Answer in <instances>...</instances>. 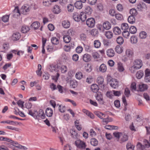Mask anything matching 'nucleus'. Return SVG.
Segmentation results:
<instances>
[{"label": "nucleus", "instance_id": "864d4df0", "mask_svg": "<svg viewBox=\"0 0 150 150\" xmlns=\"http://www.w3.org/2000/svg\"><path fill=\"white\" fill-rule=\"evenodd\" d=\"M130 32L132 34H134L136 33L137 32V28L136 27L134 26H131L129 29Z\"/></svg>", "mask_w": 150, "mask_h": 150}, {"label": "nucleus", "instance_id": "de8ad7c7", "mask_svg": "<svg viewBox=\"0 0 150 150\" xmlns=\"http://www.w3.org/2000/svg\"><path fill=\"white\" fill-rule=\"evenodd\" d=\"M129 13L131 16H136L137 14V12L136 9L132 8L130 10Z\"/></svg>", "mask_w": 150, "mask_h": 150}, {"label": "nucleus", "instance_id": "13d9d810", "mask_svg": "<svg viewBox=\"0 0 150 150\" xmlns=\"http://www.w3.org/2000/svg\"><path fill=\"white\" fill-rule=\"evenodd\" d=\"M131 89L132 91H136V85L135 82L132 83L130 86Z\"/></svg>", "mask_w": 150, "mask_h": 150}, {"label": "nucleus", "instance_id": "473e14b6", "mask_svg": "<svg viewBox=\"0 0 150 150\" xmlns=\"http://www.w3.org/2000/svg\"><path fill=\"white\" fill-rule=\"evenodd\" d=\"M113 31L115 34L116 35H119L121 33V31L120 28L117 27H116L114 28L113 29Z\"/></svg>", "mask_w": 150, "mask_h": 150}, {"label": "nucleus", "instance_id": "39448f33", "mask_svg": "<svg viewBox=\"0 0 150 150\" xmlns=\"http://www.w3.org/2000/svg\"><path fill=\"white\" fill-rule=\"evenodd\" d=\"M133 65L139 69H140L142 66V62L140 59H136L133 61Z\"/></svg>", "mask_w": 150, "mask_h": 150}, {"label": "nucleus", "instance_id": "6e6d98bb", "mask_svg": "<svg viewBox=\"0 0 150 150\" xmlns=\"http://www.w3.org/2000/svg\"><path fill=\"white\" fill-rule=\"evenodd\" d=\"M137 69H137V68L135 66H134L133 65L132 66H131L129 68V70L132 73H134L136 71Z\"/></svg>", "mask_w": 150, "mask_h": 150}, {"label": "nucleus", "instance_id": "7c9ffc66", "mask_svg": "<svg viewBox=\"0 0 150 150\" xmlns=\"http://www.w3.org/2000/svg\"><path fill=\"white\" fill-rule=\"evenodd\" d=\"M68 68L67 66L64 65H62L60 67L59 69L62 73H65L67 71Z\"/></svg>", "mask_w": 150, "mask_h": 150}, {"label": "nucleus", "instance_id": "bb28decb", "mask_svg": "<svg viewBox=\"0 0 150 150\" xmlns=\"http://www.w3.org/2000/svg\"><path fill=\"white\" fill-rule=\"evenodd\" d=\"M91 90L93 92H96L99 89L98 86L96 84H92L91 86Z\"/></svg>", "mask_w": 150, "mask_h": 150}, {"label": "nucleus", "instance_id": "603ef678", "mask_svg": "<svg viewBox=\"0 0 150 150\" xmlns=\"http://www.w3.org/2000/svg\"><path fill=\"white\" fill-rule=\"evenodd\" d=\"M57 106H59V110L60 112L63 113L65 112L66 108L64 106L57 104Z\"/></svg>", "mask_w": 150, "mask_h": 150}, {"label": "nucleus", "instance_id": "5701e85b", "mask_svg": "<svg viewBox=\"0 0 150 150\" xmlns=\"http://www.w3.org/2000/svg\"><path fill=\"white\" fill-rule=\"evenodd\" d=\"M70 23L68 20H64L62 22L63 26L65 28H68L70 26Z\"/></svg>", "mask_w": 150, "mask_h": 150}, {"label": "nucleus", "instance_id": "a18cd8bd", "mask_svg": "<svg viewBox=\"0 0 150 150\" xmlns=\"http://www.w3.org/2000/svg\"><path fill=\"white\" fill-rule=\"evenodd\" d=\"M143 72L141 71H138L136 74V77L138 79L141 78L143 76Z\"/></svg>", "mask_w": 150, "mask_h": 150}, {"label": "nucleus", "instance_id": "f8f14e48", "mask_svg": "<svg viewBox=\"0 0 150 150\" xmlns=\"http://www.w3.org/2000/svg\"><path fill=\"white\" fill-rule=\"evenodd\" d=\"M104 79L102 76H99L97 79V82L99 84V85L102 88H104V85L103 84Z\"/></svg>", "mask_w": 150, "mask_h": 150}, {"label": "nucleus", "instance_id": "423d86ee", "mask_svg": "<svg viewBox=\"0 0 150 150\" xmlns=\"http://www.w3.org/2000/svg\"><path fill=\"white\" fill-rule=\"evenodd\" d=\"M31 8L30 6L28 5H24L22 7L21 12L23 14H26L29 11Z\"/></svg>", "mask_w": 150, "mask_h": 150}, {"label": "nucleus", "instance_id": "f257e3e1", "mask_svg": "<svg viewBox=\"0 0 150 150\" xmlns=\"http://www.w3.org/2000/svg\"><path fill=\"white\" fill-rule=\"evenodd\" d=\"M96 115L99 118L103 119L102 122L104 125L108 124L110 122H111L113 121L112 119L109 116L106 117V115L104 113L100 112H97L96 113Z\"/></svg>", "mask_w": 150, "mask_h": 150}, {"label": "nucleus", "instance_id": "6e6552de", "mask_svg": "<svg viewBox=\"0 0 150 150\" xmlns=\"http://www.w3.org/2000/svg\"><path fill=\"white\" fill-rule=\"evenodd\" d=\"M86 23L89 27L91 28L93 27L95 25V20L93 18H88L86 21Z\"/></svg>", "mask_w": 150, "mask_h": 150}, {"label": "nucleus", "instance_id": "f03ea898", "mask_svg": "<svg viewBox=\"0 0 150 150\" xmlns=\"http://www.w3.org/2000/svg\"><path fill=\"white\" fill-rule=\"evenodd\" d=\"M133 51L130 49H127L125 52V54L123 56L122 60L126 62L129 60L131 59L133 57Z\"/></svg>", "mask_w": 150, "mask_h": 150}, {"label": "nucleus", "instance_id": "0eeeda50", "mask_svg": "<svg viewBox=\"0 0 150 150\" xmlns=\"http://www.w3.org/2000/svg\"><path fill=\"white\" fill-rule=\"evenodd\" d=\"M10 142L13 144V146H14L15 147L18 149L24 150L28 149V148L20 144L17 142L11 140Z\"/></svg>", "mask_w": 150, "mask_h": 150}, {"label": "nucleus", "instance_id": "9b49d317", "mask_svg": "<svg viewBox=\"0 0 150 150\" xmlns=\"http://www.w3.org/2000/svg\"><path fill=\"white\" fill-rule=\"evenodd\" d=\"M28 113L33 117L35 119H38V112L36 110L33 112L31 110H28Z\"/></svg>", "mask_w": 150, "mask_h": 150}, {"label": "nucleus", "instance_id": "8fccbe9b", "mask_svg": "<svg viewBox=\"0 0 150 150\" xmlns=\"http://www.w3.org/2000/svg\"><path fill=\"white\" fill-rule=\"evenodd\" d=\"M47 50L48 51L50 52H52L55 50L54 47L52 45H48L47 47Z\"/></svg>", "mask_w": 150, "mask_h": 150}, {"label": "nucleus", "instance_id": "49530a36", "mask_svg": "<svg viewBox=\"0 0 150 150\" xmlns=\"http://www.w3.org/2000/svg\"><path fill=\"white\" fill-rule=\"evenodd\" d=\"M52 43L54 45H57L59 43V41L58 39L55 37H53L51 39Z\"/></svg>", "mask_w": 150, "mask_h": 150}, {"label": "nucleus", "instance_id": "a19ab883", "mask_svg": "<svg viewBox=\"0 0 150 150\" xmlns=\"http://www.w3.org/2000/svg\"><path fill=\"white\" fill-rule=\"evenodd\" d=\"M101 43L98 40H96L94 41V47L96 48H99L100 47L101 45Z\"/></svg>", "mask_w": 150, "mask_h": 150}, {"label": "nucleus", "instance_id": "0e129e2a", "mask_svg": "<svg viewBox=\"0 0 150 150\" xmlns=\"http://www.w3.org/2000/svg\"><path fill=\"white\" fill-rule=\"evenodd\" d=\"M122 132H115L113 133L114 136L116 138L119 139L120 138L122 135Z\"/></svg>", "mask_w": 150, "mask_h": 150}, {"label": "nucleus", "instance_id": "412c9836", "mask_svg": "<svg viewBox=\"0 0 150 150\" xmlns=\"http://www.w3.org/2000/svg\"><path fill=\"white\" fill-rule=\"evenodd\" d=\"M115 52L118 54H121L123 51V47L119 45L116 46L115 48Z\"/></svg>", "mask_w": 150, "mask_h": 150}, {"label": "nucleus", "instance_id": "79ce46f5", "mask_svg": "<svg viewBox=\"0 0 150 150\" xmlns=\"http://www.w3.org/2000/svg\"><path fill=\"white\" fill-rule=\"evenodd\" d=\"M85 11L86 13L88 15H90L91 13L92 9L89 6H87L85 8Z\"/></svg>", "mask_w": 150, "mask_h": 150}, {"label": "nucleus", "instance_id": "c85d7f7f", "mask_svg": "<svg viewBox=\"0 0 150 150\" xmlns=\"http://www.w3.org/2000/svg\"><path fill=\"white\" fill-rule=\"evenodd\" d=\"M82 2L80 1H78L75 3L74 5L76 8L78 9H81L83 7Z\"/></svg>", "mask_w": 150, "mask_h": 150}, {"label": "nucleus", "instance_id": "cd10ccee", "mask_svg": "<svg viewBox=\"0 0 150 150\" xmlns=\"http://www.w3.org/2000/svg\"><path fill=\"white\" fill-rule=\"evenodd\" d=\"M120 138V141L122 142L127 141L128 139V136L124 133H122V135Z\"/></svg>", "mask_w": 150, "mask_h": 150}, {"label": "nucleus", "instance_id": "c03bdc74", "mask_svg": "<svg viewBox=\"0 0 150 150\" xmlns=\"http://www.w3.org/2000/svg\"><path fill=\"white\" fill-rule=\"evenodd\" d=\"M80 18H81L80 20H81L82 21H84L86 19V14L83 12H81L80 13Z\"/></svg>", "mask_w": 150, "mask_h": 150}, {"label": "nucleus", "instance_id": "680f3d73", "mask_svg": "<svg viewBox=\"0 0 150 150\" xmlns=\"http://www.w3.org/2000/svg\"><path fill=\"white\" fill-rule=\"evenodd\" d=\"M59 4L62 6H64L69 1V0H59Z\"/></svg>", "mask_w": 150, "mask_h": 150}, {"label": "nucleus", "instance_id": "2f4dec72", "mask_svg": "<svg viewBox=\"0 0 150 150\" xmlns=\"http://www.w3.org/2000/svg\"><path fill=\"white\" fill-rule=\"evenodd\" d=\"M29 30L30 28L28 26L24 25L22 26L21 29V31L23 33H25L28 31Z\"/></svg>", "mask_w": 150, "mask_h": 150}, {"label": "nucleus", "instance_id": "3c124183", "mask_svg": "<svg viewBox=\"0 0 150 150\" xmlns=\"http://www.w3.org/2000/svg\"><path fill=\"white\" fill-rule=\"evenodd\" d=\"M98 33V30L95 29H93L90 31L91 34L93 36H97Z\"/></svg>", "mask_w": 150, "mask_h": 150}, {"label": "nucleus", "instance_id": "bf43d9fd", "mask_svg": "<svg viewBox=\"0 0 150 150\" xmlns=\"http://www.w3.org/2000/svg\"><path fill=\"white\" fill-rule=\"evenodd\" d=\"M113 91H108L106 93V96L110 98H112L114 96Z\"/></svg>", "mask_w": 150, "mask_h": 150}, {"label": "nucleus", "instance_id": "393cba45", "mask_svg": "<svg viewBox=\"0 0 150 150\" xmlns=\"http://www.w3.org/2000/svg\"><path fill=\"white\" fill-rule=\"evenodd\" d=\"M80 14H79L75 12L73 13V18L76 21H79L80 20Z\"/></svg>", "mask_w": 150, "mask_h": 150}, {"label": "nucleus", "instance_id": "09e8293b", "mask_svg": "<svg viewBox=\"0 0 150 150\" xmlns=\"http://www.w3.org/2000/svg\"><path fill=\"white\" fill-rule=\"evenodd\" d=\"M115 17L116 19L118 20L121 21L123 19L122 15L120 13L115 14Z\"/></svg>", "mask_w": 150, "mask_h": 150}, {"label": "nucleus", "instance_id": "6ab92c4d", "mask_svg": "<svg viewBox=\"0 0 150 150\" xmlns=\"http://www.w3.org/2000/svg\"><path fill=\"white\" fill-rule=\"evenodd\" d=\"M40 25V23L39 22L35 21L31 25V26L32 28H33L35 30H36L39 28Z\"/></svg>", "mask_w": 150, "mask_h": 150}, {"label": "nucleus", "instance_id": "5fc2aeb1", "mask_svg": "<svg viewBox=\"0 0 150 150\" xmlns=\"http://www.w3.org/2000/svg\"><path fill=\"white\" fill-rule=\"evenodd\" d=\"M10 15H4L2 17V20L4 22H6L8 21Z\"/></svg>", "mask_w": 150, "mask_h": 150}, {"label": "nucleus", "instance_id": "a878e982", "mask_svg": "<svg viewBox=\"0 0 150 150\" xmlns=\"http://www.w3.org/2000/svg\"><path fill=\"white\" fill-rule=\"evenodd\" d=\"M117 69L120 72H122L124 71L125 69L123 67V64L121 62L118 63Z\"/></svg>", "mask_w": 150, "mask_h": 150}, {"label": "nucleus", "instance_id": "c9c22d12", "mask_svg": "<svg viewBox=\"0 0 150 150\" xmlns=\"http://www.w3.org/2000/svg\"><path fill=\"white\" fill-rule=\"evenodd\" d=\"M128 21L130 23L133 24L134 23L135 21V16L131 15L129 16L128 18Z\"/></svg>", "mask_w": 150, "mask_h": 150}, {"label": "nucleus", "instance_id": "1a4fd4ad", "mask_svg": "<svg viewBox=\"0 0 150 150\" xmlns=\"http://www.w3.org/2000/svg\"><path fill=\"white\" fill-rule=\"evenodd\" d=\"M52 11L54 14H58L61 12L62 10L59 6L56 5L53 7Z\"/></svg>", "mask_w": 150, "mask_h": 150}, {"label": "nucleus", "instance_id": "72a5a7b5", "mask_svg": "<svg viewBox=\"0 0 150 150\" xmlns=\"http://www.w3.org/2000/svg\"><path fill=\"white\" fill-rule=\"evenodd\" d=\"M113 35L112 33L110 31H108L105 32V35L108 39H111Z\"/></svg>", "mask_w": 150, "mask_h": 150}, {"label": "nucleus", "instance_id": "338daca9", "mask_svg": "<svg viewBox=\"0 0 150 150\" xmlns=\"http://www.w3.org/2000/svg\"><path fill=\"white\" fill-rule=\"evenodd\" d=\"M17 103L19 107L23 109L24 102L19 100L17 102Z\"/></svg>", "mask_w": 150, "mask_h": 150}, {"label": "nucleus", "instance_id": "c756f323", "mask_svg": "<svg viewBox=\"0 0 150 150\" xmlns=\"http://www.w3.org/2000/svg\"><path fill=\"white\" fill-rule=\"evenodd\" d=\"M38 112V119L41 118L42 119H44L45 117V115L43 110L42 109H40Z\"/></svg>", "mask_w": 150, "mask_h": 150}, {"label": "nucleus", "instance_id": "052dcab7", "mask_svg": "<svg viewBox=\"0 0 150 150\" xmlns=\"http://www.w3.org/2000/svg\"><path fill=\"white\" fill-rule=\"evenodd\" d=\"M93 78L91 76H88L86 79V82L88 83H91L93 82Z\"/></svg>", "mask_w": 150, "mask_h": 150}, {"label": "nucleus", "instance_id": "774afa93", "mask_svg": "<svg viewBox=\"0 0 150 150\" xmlns=\"http://www.w3.org/2000/svg\"><path fill=\"white\" fill-rule=\"evenodd\" d=\"M89 134L90 135L91 137H94L96 135V132L92 129H90Z\"/></svg>", "mask_w": 150, "mask_h": 150}, {"label": "nucleus", "instance_id": "dca6fc26", "mask_svg": "<svg viewBox=\"0 0 150 150\" xmlns=\"http://www.w3.org/2000/svg\"><path fill=\"white\" fill-rule=\"evenodd\" d=\"M20 34L18 32L14 33L12 36V39L14 41L18 40L20 38Z\"/></svg>", "mask_w": 150, "mask_h": 150}, {"label": "nucleus", "instance_id": "7ed1b4c3", "mask_svg": "<svg viewBox=\"0 0 150 150\" xmlns=\"http://www.w3.org/2000/svg\"><path fill=\"white\" fill-rule=\"evenodd\" d=\"M110 76L108 77V80L109 82L110 86L113 88H118L119 86V82L115 79L112 78L110 81L109 79L111 78Z\"/></svg>", "mask_w": 150, "mask_h": 150}, {"label": "nucleus", "instance_id": "58836bf2", "mask_svg": "<svg viewBox=\"0 0 150 150\" xmlns=\"http://www.w3.org/2000/svg\"><path fill=\"white\" fill-rule=\"evenodd\" d=\"M75 77L77 79L79 80L81 79L83 77L82 73L81 71L76 72L75 74Z\"/></svg>", "mask_w": 150, "mask_h": 150}, {"label": "nucleus", "instance_id": "aec40b11", "mask_svg": "<svg viewBox=\"0 0 150 150\" xmlns=\"http://www.w3.org/2000/svg\"><path fill=\"white\" fill-rule=\"evenodd\" d=\"M53 111L50 108H47L45 111V114L47 117H51L53 114Z\"/></svg>", "mask_w": 150, "mask_h": 150}, {"label": "nucleus", "instance_id": "a211bd4d", "mask_svg": "<svg viewBox=\"0 0 150 150\" xmlns=\"http://www.w3.org/2000/svg\"><path fill=\"white\" fill-rule=\"evenodd\" d=\"M107 70V67L104 64H102L99 67V71L102 73L105 72Z\"/></svg>", "mask_w": 150, "mask_h": 150}, {"label": "nucleus", "instance_id": "4d7b16f0", "mask_svg": "<svg viewBox=\"0 0 150 150\" xmlns=\"http://www.w3.org/2000/svg\"><path fill=\"white\" fill-rule=\"evenodd\" d=\"M127 150H133L134 148V146L132 145L131 143H129L126 146Z\"/></svg>", "mask_w": 150, "mask_h": 150}, {"label": "nucleus", "instance_id": "4468645a", "mask_svg": "<svg viewBox=\"0 0 150 150\" xmlns=\"http://www.w3.org/2000/svg\"><path fill=\"white\" fill-rule=\"evenodd\" d=\"M139 91H143L148 89V86L146 84L141 83L139 84Z\"/></svg>", "mask_w": 150, "mask_h": 150}, {"label": "nucleus", "instance_id": "4be33fe9", "mask_svg": "<svg viewBox=\"0 0 150 150\" xmlns=\"http://www.w3.org/2000/svg\"><path fill=\"white\" fill-rule=\"evenodd\" d=\"M63 39L64 42L66 43H69L70 42L71 38L70 36L66 34L63 37Z\"/></svg>", "mask_w": 150, "mask_h": 150}, {"label": "nucleus", "instance_id": "e2e57ef3", "mask_svg": "<svg viewBox=\"0 0 150 150\" xmlns=\"http://www.w3.org/2000/svg\"><path fill=\"white\" fill-rule=\"evenodd\" d=\"M122 35L125 38H127L129 35V33L127 30L124 31L122 33Z\"/></svg>", "mask_w": 150, "mask_h": 150}, {"label": "nucleus", "instance_id": "ddd939ff", "mask_svg": "<svg viewBox=\"0 0 150 150\" xmlns=\"http://www.w3.org/2000/svg\"><path fill=\"white\" fill-rule=\"evenodd\" d=\"M13 16L14 17L17 18L20 15V13L18 7H15V9L12 12Z\"/></svg>", "mask_w": 150, "mask_h": 150}, {"label": "nucleus", "instance_id": "e433bc0d", "mask_svg": "<svg viewBox=\"0 0 150 150\" xmlns=\"http://www.w3.org/2000/svg\"><path fill=\"white\" fill-rule=\"evenodd\" d=\"M74 8V7L73 5L71 4H68L67 8V11L69 12H72L73 11Z\"/></svg>", "mask_w": 150, "mask_h": 150}, {"label": "nucleus", "instance_id": "4c0bfd02", "mask_svg": "<svg viewBox=\"0 0 150 150\" xmlns=\"http://www.w3.org/2000/svg\"><path fill=\"white\" fill-rule=\"evenodd\" d=\"M131 43L132 44H136L137 42V38L134 35L131 37L130 39Z\"/></svg>", "mask_w": 150, "mask_h": 150}, {"label": "nucleus", "instance_id": "9d476101", "mask_svg": "<svg viewBox=\"0 0 150 150\" xmlns=\"http://www.w3.org/2000/svg\"><path fill=\"white\" fill-rule=\"evenodd\" d=\"M96 99L100 103L103 104V96L102 94L100 93H98L96 95Z\"/></svg>", "mask_w": 150, "mask_h": 150}, {"label": "nucleus", "instance_id": "69168bd1", "mask_svg": "<svg viewBox=\"0 0 150 150\" xmlns=\"http://www.w3.org/2000/svg\"><path fill=\"white\" fill-rule=\"evenodd\" d=\"M116 41L117 43L119 44H122L124 42L123 38L121 37H119L117 38Z\"/></svg>", "mask_w": 150, "mask_h": 150}, {"label": "nucleus", "instance_id": "f3484780", "mask_svg": "<svg viewBox=\"0 0 150 150\" xmlns=\"http://www.w3.org/2000/svg\"><path fill=\"white\" fill-rule=\"evenodd\" d=\"M91 56L89 54H85L83 56V60L85 62H88L91 60Z\"/></svg>", "mask_w": 150, "mask_h": 150}, {"label": "nucleus", "instance_id": "f704fd0d", "mask_svg": "<svg viewBox=\"0 0 150 150\" xmlns=\"http://www.w3.org/2000/svg\"><path fill=\"white\" fill-rule=\"evenodd\" d=\"M98 140L95 138H93L91 139V144L93 146H96L98 145Z\"/></svg>", "mask_w": 150, "mask_h": 150}, {"label": "nucleus", "instance_id": "ea45409f", "mask_svg": "<svg viewBox=\"0 0 150 150\" xmlns=\"http://www.w3.org/2000/svg\"><path fill=\"white\" fill-rule=\"evenodd\" d=\"M129 28V26L127 23H124L122 24L121 25V28L122 30L124 31L127 30Z\"/></svg>", "mask_w": 150, "mask_h": 150}, {"label": "nucleus", "instance_id": "b1692460", "mask_svg": "<svg viewBox=\"0 0 150 150\" xmlns=\"http://www.w3.org/2000/svg\"><path fill=\"white\" fill-rule=\"evenodd\" d=\"M103 28L106 30H109L111 28L110 23L108 21H105L103 24Z\"/></svg>", "mask_w": 150, "mask_h": 150}, {"label": "nucleus", "instance_id": "37998d69", "mask_svg": "<svg viewBox=\"0 0 150 150\" xmlns=\"http://www.w3.org/2000/svg\"><path fill=\"white\" fill-rule=\"evenodd\" d=\"M139 36L140 38L141 39H145L146 37L147 34L145 32L142 31L141 32L139 33Z\"/></svg>", "mask_w": 150, "mask_h": 150}, {"label": "nucleus", "instance_id": "20e7f679", "mask_svg": "<svg viewBox=\"0 0 150 150\" xmlns=\"http://www.w3.org/2000/svg\"><path fill=\"white\" fill-rule=\"evenodd\" d=\"M76 146L80 149H84L86 145L85 143L83 141L80 140H77L75 142Z\"/></svg>", "mask_w": 150, "mask_h": 150}, {"label": "nucleus", "instance_id": "2eb2a0df", "mask_svg": "<svg viewBox=\"0 0 150 150\" xmlns=\"http://www.w3.org/2000/svg\"><path fill=\"white\" fill-rule=\"evenodd\" d=\"M106 54L109 57H113L115 54L114 50L111 48L108 49L106 51Z\"/></svg>", "mask_w": 150, "mask_h": 150}]
</instances>
